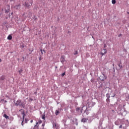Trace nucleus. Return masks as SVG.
<instances>
[{"mask_svg":"<svg viewBox=\"0 0 129 129\" xmlns=\"http://www.w3.org/2000/svg\"><path fill=\"white\" fill-rule=\"evenodd\" d=\"M22 114L23 115V119H22V121L21 122V124L22 125V126H24V120L25 119V112H23Z\"/></svg>","mask_w":129,"mask_h":129,"instance_id":"obj_5","label":"nucleus"},{"mask_svg":"<svg viewBox=\"0 0 129 129\" xmlns=\"http://www.w3.org/2000/svg\"><path fill=\"white\" fill-rule=\"evenodd\" d=\"M11 129H13V128H11ZM13 129H15V128H13Z\"/></svg>","mask_w":129,"mask_h":129,"instance_id":"obj_41","label":"nucleus"},{"mask_svg":"<svg viewBox=\"0 0 129 129\" xmlns=\"http://www.w3.org/2000/svg\"><path fill=\"white\" fill-rule=\"evenodd\" d=\"M55 68H57V67H55Z\"/></svg>","mask_w":129,"mask_h":129,"instance_id":"obj_38","label":"nucleus"},{"mask_svg":"<svg viewBox=\"0 0 129 129\" xmlns=\"http://www.w3.org/2000/svg\"><path fill=\"white\" fill-rule=\"evenodd\" d=\"M106 101H107V102H108V101H109V100H107V98Z\"/></svg>","mask_w":129,"mask_h":129,"instance_id":"obj_25","label":"nucleus"},{"mask_svg":"<svg viewBox=\"0 0 129 129\" xmlns=\"http://www.w3.org/2000/svg\"><path fill=\"white\" fill-rule=\"evenodd\" d=\"M30 122H31V123H32V122H33V120H31L30 121Z\"/></svg>","mask_w":129,"mask_h":129,"instance_id":"obj_27","label":"nucleus"},{"mask_svg":"<svg viewBox=\"0 0 129 129\" xmlns=\"http://www.w3.org/2000/svg\"><path fill=\"white\" fill-rule=\"evenodd\" d=\"M117 66L118 67H119V68H120V65H118Z\"/></svg>","mask_w":129,"mask_h":129,"instance_id":"obj_31","label":"nucleus"},{"mask_svg":"<svg viewBox=\"0 0 129 129\" xmlns=\"http://www.w3.org/2000/svg\"><path fill=\"white\" fill-rule=\"evenodd\" d=\"M22 48H24V45L22 46Z\"/></svg>","mask_w":129,"mask_h":129,"instance_id":"obj_37","label":"nucleus"},{"mask_svg":"<svg viewBox=\"0 0 129 129\" xmlns=\"http://www.w3.org/2000/svg\"><path fill=\"white\" fill-rule=\"evenodd\" d=\"M38 122H36V124L34 126V127H37V126H38L37 125H38Z\"/></svg>","mask_w":129,"mask_h":129,"instance_id":"obj_20","label":"nucleus"},{"mask_svg":"<svg viewBox=\"0 0 129 129\" xmlns=\"http://www.w3.org/2000/svg\"><path fill=\"white\" fill-rule=\"evenodd\" d=\"M59 126H60V125H59V124L57 123H54L53 124V128L59 129Z\"/></svg>","mask_w":129,"mask_h":129,"instance_id":"obj_2","label":"nucleus"},{"mask_svg":"<svg viewBox=\"0 0 129 129\" xmlns=\"http://www.w3.org/2000/svg\"><path fill=\"white\" fill-rule=\"evenodd\" d=\"M23 59H24V57H23Z\"/></svg>","mask_w":129,"mask_h":129,"instance_id":"obj_40","label":"nucleus"},{"mask_svg":"<svg viewBox=\"0 0 129 129\" xmlns=\"http://www.w3.org/2000/svg\"><path fill=\"white\" fill-rule=\"evenodd\" d=\"M103 52H101V54L102 55V56H103L105 54H106V53H107V50L106 49H103Z\"/></svg>","mask_w":129,"mask_h":129,"instance_id":"obj_6","label":"nucleus"},{"mask_svg":"<svg viewBox=\"0 0 129 129\" xmlns=\"http://www.w3.org/2000/svg\"><path fill=\"white\" fill-rule=\"evenodd\" d=\"M8 7L9 8V9L7 11H6L7 13H9V12H10V6H8Z\"/></svg>","mask_w":129,"mask_h":129,"instance_id":"obj_17","label":"nucleus"},{"mask_svg":"<svg viewBox=\"0 0 129 129\" xmlns=\"http://www.w3.org/2000/svg\"><path fill=\"white\" fill-rule=\"evenodd\" d=\"M0 62H2V59L0 58Z\"/></svg>","mask_w":129,"mask_h":129,"instance_id":"obj_33","label":"nucleus"},{"mask_svg":"<svg viewBox=\"0 0 129 129\" xmlns=\"http://www.w3.org/2000/svg\"><path fill=\"white\" fill-rule=\"evenodd\" d=\"M1 126H2V127H3V128L5 127V126H4V125H2Z\"/></svg>","mask_w":129,"mask_h":129,"instance_id":"obj_28","label":"nucleus"},{"mask_svg":"<svg viewBox=\"0 0 129 129\" xmlns=\"http://www.w3.org/2000/svg\"><path fill=\"white\" fill-rule=\"evenodd\" d=\"M104 47L105 48V47H106V44H104Z\"/></svg>","mask_w":129,"mask_h":129,"instance_id":"obj_29","label":"nucleus"},{"mask_svg":"<svg viewBox=\"0 0 129 129\" xmlns=\"http://www.w3.org/2000/svg\"><path fill=\"white\" fill-rule=\"evenodd\" d=\"M39 123L41 124L42 123V120H39L38 121Z\"/></svg>","mask_w":129,"mask_h":129,"instance_id":"obj_22","label":"nucleus"},{"mask_svg":"<svg viewBox=\"0 0 129 129\" xmlns=\"http://www.w3.org/2000/svg\"><path fill=\"white\" fill-rule=\"evenodd\" d=\"M8 40H12L13 39V36L12 35H10L7 37Z\"/></svg>","mask_w":129,"mask_h":129,"instance_id":"obj_8","label":"nucleus"},{"mask_svg":"<svg viewBox=\"0 0 129 129\" xmlns=\"http://www.w3.org/2000/svg\"><path fill=\"white\" fill-rule=\"evenodd\" d=\"M30 4H29V2H26L25 3V7L26 8H29L30 7H31V6H32V5H33V1L32 0H30L29 1Z\"/></svg>","mask_w":129,"mask_h":129,"instance_id":"obj_1","label":"nucleus"},{"mask_svg":"<svg viewBox=\"0 0 129 129\" xmlns=\"http://www.w3.org/2000/svg\"><path fill=\"white\" fill-rule=\"evenodd\" d=\"M16 7H17V8H19V7H20V5H17L16 6Z\"/></svg>","mask_w":129,"mask_h":129,"instance_id":"obj_30","label":"nucleus"},{"mask_svg":"<svg viewBox=\"0 0 129 129\" xmlns=\"http://www.w3.org/2000/svg\"><path fill=\"white\" fill-rule=\"evenodd\" d=\"M74 55H77V54H78V51L77 50H76L74 53Z\"/></svg>","mask_w":129,"mask_h":129,"instance_id":"obj_15","label":"nucleus"},{"mask_svg":"<svg viewBox=\"0 0 129 129\" xmlns=\"http://www.w3.org/2000/svg\"><path fill=\"white\" fill-rule=\"evenodd\" d=\"M40 51H41L42 54H43V50L42 49H40Z\"/></svg>","mask_w":129,"mask_h":129,"instance_id":"obj_26","label":"nucleus"},{"mask_svg":"<svg viewBox=\"0 0 129 129\" xmlns=\"http://www.w3.org/2000/svg\"><path fill=\"white\" fill-rule=\"evenodd\" d=\"M30 1H31V0H28V2H27V3H28V4H29V5H30V2H30Z\"/></svg>","mask_w":129,"mask_h":129,"instance_id":"obj_24","label":"nucleus"},{"mask_svg":"<svg viewBox=\"0 0 129 129\" xmlns=\"http://www.w3.org/2000/svg\"><path fill=\"white\" fill-rule=\"evenodd\" d=\"M86 119H85V118H83L82 119V121H83V122H85L86 121Z\"/></svg>","mask_w":129,"mask_h":129,"instance_id":"obj_14","label":"nucleus"},{"mask_svg":"<svg viewBox=\"0 0 129 129\" xmlns=\"http://www.w3.org/2000/svg\"><path fill=\"white\" fill-rule=\"evenodd\" d=\"M23 105V103H22V101H21V100H17L16 101V103H15V105H16L17 106H18V105H19L20 106H21V105Z\"/></svg>","mask_w":129,"mask_h":129,"instance_id":"obj_3","label":"nucleus"},{"mask_svg":"<svg viewBox=\"0 0 129 129\" xmlns=\"http://www.w3.org/2000/svg\"><path fill=\"white\" fill-rule=\"evenodd\" d=\"M20 74H21L22 73V72H23V69H21L19 71Z\"/></svg>","mask_w":129,"mask_h":129,"instance_id":"obj_18","label":"nucleus"},{"mask_svg":"<svg viewBox=\"0 0 129 129\" xmlns=\"http://www.w3.org/2000/svg\"><path fill=\"white\" fill-rule=\"evenodd\" d=\"M60 61L61 63H62V64H64V62H66V61L65 60V56L62 55L61 56Z\"/></svg>","mask_w":129,"mask_h":129,"instance_id":"obj_4","label":"nucleus"},{"mask_svg":"<svg viewBox=\"0 0 129 129\" xmlns=\"http://www.w3.org/2000/svg\"><path fill=\"white\" fill-rule=\"evenodd\" d=\"M106 96L107 98V100H109V98H110V96L109 95V94H106Z\"/></svg>","mask_w":129,"mask_h":129,"instance_id":"obj_9","label":"nucleus"},{"mask_svg":"<svg viewBox=\"0 0 129 129\" xmlns=\"http://www.w3.org/2000/svg\"><path fill=\"white\" fill-rule=\"evenodd\" d=\"M4 117H5L6 119H10V117L7 115V114H4L3 115Z\"/></svg>","mask_w":129,"mask_h":129,"instance_id":"obj_7","label":"nucleus"},{"mask_svg":"<svg viewBox=\"0 0 129 129\" xmlns=\"http://www.w3.org/2000/svg\"><path fill=\"white\" fill-rule=\"evenodd\" d=\"M119 127V128H121V127H122V125H120Z\"/></svg>","mask_w":129,"mask_h":129,"instance_id":"obj_23","label":"nucleus"},{"mask_svg":"<svg viewBox=\"0 0 129 129\" xmlns=\"http://www.w3.org/2000/svg\"><path fill=\"white\" fill-rule=\"evenodd\" d=\"M76 111H79V110H80V108L78 107L76 109Z\"/></svg>","mask_w":129,"mask_h":129,"instance_id":"obj_16","label":"nucleus"},{"mask_svg":"<svg viewBox=\"0 0 129 129\" xmlns=\"http://www.w3.org/2000/svg\"><path fill=\"white\" fill-rule=\"evenodd\" d=\"M116 3V1H115V0H112V4L113 5H115Z\"/></svg>","mask_w":129,"mask_h":129,"instance_id":"obj_11","label":"nucleus"},{"mask_svg":"<svg viewBox=\"0 0 129 129\" xmlns=\"http://www.w3.org/2000/svg\"><path fill=\"white\" fill-rule=\"evenodd\" d=\"M28 121L29 119H28V118H25V123H28Z\"/></svg>","mask_w":129,"mask_h":129,"instance_id":"obj_13","label":"nucleus"},{"mask_svg":"<svg viewBox=\"0 0 129 129\" xmlns=\"http://www.w3.org/2000/svg\"><path fill=\"white\" fill-rule=\"evenodd\" d=\"M5 76H2L1 78V80H5Z\"/></svg>","mask_w":129,"mask_h":129,"instance_id":"obj_12","label":"nucleus"},{"mask_svg":"<svg viewBox=\"0 0 129 129\" xmlns=\"http://www.w3.org/2000/svg\"><path fill=\"white\" fill-rule=\"evenodd\" d=\"M120 36H121V34H120V35H119V37H120Z\"/></svg>","mask_w":129,"mask_h":129,"instance_id":"obj_35","label":"nucleus"},{"mask_svg":"<svg viewBox=\"0 0 129 129\" xmlns=\"http://www.w3.org/2000/svg\"><path fill=\"white\" fill-rule=\"evenodd\" d=\"M65 75V73H63L61 74L62 77H63Z\"/></svg>","mask_w":129,"mask_h":129,"instance_id":"obj_21","label":"nucleus"},{"mask_svg":"<svg viewBox=\"0 0 129 129\" xmlns=\"http://www.w3.org/2000/svg\"><path fill=\"white\" fill-rule=\"evenodd\" d=\"M42 119H45V115H43L42 116Z\"/></svg>","mask_w":129,"mask_h":129,"instance_id":"obj_19","label":"nucleus"},{"mask_svg":"<svg viewBox=\"0 0 129 129\" xmlns=\"http://www.w3.org/2000/svg\"><path fill=\"white\" fill-rule=\"evenodd\" d=\"M127 14H128V15H129V12H127Z\"/></svg>","mask_w":129,"mask_h":129,"instance_id":"obj_36","label":"nucleus"},{"mask_svg":"<svg viewBox=\"0 0 129 129\" xmlns=\"http://www.w3.org/2000/svg\"><path fill=\"white\" fill-rule=\"evenodd\" d=\"M10 2H14V0H10Z\"/></svg>","mask_w":129,"mask_h":129,"instance_id":"obj_32","label":"nucleus"},{"mask_svg":"<svg viewBox=\"0 0 129 129\" xmlns=\"http://www.w3.org/2000/svg\"><path fill=\"white\" fill-rule=\"evenodd\" d=\"M42 125L44 126V125H45V124H42Z\"/></svg>","mask_w":129,"mask_h":129,"instance_id":"obj_34","label":"nucleus"},{"mask_svg":"<svg viewBox=\"0 0 129 129\" xmlns=\"http://www.w3.org/2000/svg\"><path fill=\"white\" fill-rule=\"evenodd\" d=\"M5 102H7V101H5Z\"/></svg>","mask_w":129,"mask_h":129,"instance_id":"obj_39","label":"nucleus"},{"mask_svg":"<svg viewBox=\"0 0 129 129\" xmlns=\"http://www.w3.org/2000/svg\"><path fill=\"white\" fill-rule=\"evenodd\" d=\"M59 113H60V112H59V111L58 110H56L55 111V114H56V115H58L59 114Z\"/></svg>","mask_w":129,"mask_h":129,"instance_id":"obj_10","label":"nucleus"}]
</instances>
